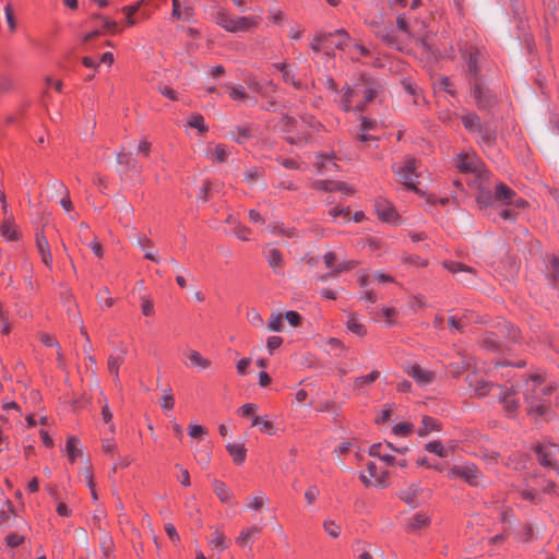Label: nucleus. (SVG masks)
<instances>
[{"label":"nucleus","instance_id":"f257e3e1","mask_svg":"<svg viewBox=\"0 0 559 559\" xmlns=\"http://www.w3.org/2000/svg\"><path fill=\"white\" fill-rule=\"evenodd\" d=\"M519 391L523 393L524 401L527 404V413L534 417H547L549 407L545 397L550 395L555 386L546 382L539 373H534L525 379L523 383L518 384Z\"/></svg>","mask_w":559,"mask_h":559},{"label":"nucleus","instance_id":"f03ea898","mask_svg":"<svg viewBox=\"0 0 559 559\" xmlns=\"http://www.w3.org/2000/svg\"><path fill=\"white\" fill-rule=\"evenodd\" d=\"M381 85L366 76H361L352 86L342 90L341 108L345 111H364L371 100L381 92Z\"/></svg>","mask_w":559,"mask_h":559},{"label":"nucleus","instance_id":"7ed1b4c3","mask_svg":"<svg viewBox=\"0 0 559 559\" xmlns=\"http://www.w3.org/2000/svg\"><path fill=\"white\" fill-rule=\"evenodd\" d=\"M215 22L227 32L236 33L255 27L259 24V19L254 16H236L225 11H218Z\"/></svg>","mask_w":559,"mask_h":559},{"label":"nucleus","instance_id":"20e7f679","mask_svg":"<svg viewBox=\"0 0 559 559\" xmlns=\"http://www.w3.org/2000/svg\"><path fill=\"white\" fill-rule=\"evenodd\" d=\"M416 169L417 160L413 157H406L401 164H394L393 166L400 182L412 190H416L415 180L418 177Z\"/></svg>","mask_w":559,"mask_h":559},{"label":"nucleus","instance_id":"39448f33","mask_svg":"<svg viewBox=\"0 0 559 559\" xmlns=\"http://www.w3.org/2000/svg\"><path fill=\"white\" fill-rule=\"evenodd\" d=\"M493 192L495 202L502 205H510L515 209H524L527 205V202L524 199L519 198L515 191L503 182H497L495 185Z\"/></svg>","mask_w":559,"mask_h":559},{"label":"nucleus","instance_id":"423d86ee","mask_svg":"<svg viewBox=\"0 0 559 559\" xmlns=\"http://www.w3.org/2000/svg\"><path fill=\"white\" fill-rule=\"evenodd\" d=\"M444 267L451 272L456 281L465 284V285H475L476 284V271L461 262L456 261H448L444 262Z\"/></svg>","mask_w":559,"mask_h":559},{"label":"nucleus","instance_id":"0eeeda50","mask_svg":"<svg viewBox=\"0 0 559 559\" xmlns=\"http://www.w3.org/2000/svg\"><path fill=\"white\" fill-rule=\"evenodd\" d=\"M388 477L389 473L386 471L379 469L374 462H369L367 464L366 473H361L360 475V479L365 485L379 487L388 486Z\"/></svg>","mask_w":559,"mask_h":559},{"label":"nucleus","instance_id":"6e6552de","mask_svg":"<svg viewBox=\"0 0 559 559\" xmlns=\"http://www.w3.org/2000/svg\"><path fill=\"white\" fill-rule=\"evenodd\" d=\"M449 475L451 477H460L473 486H478L480 484L481 478L480 471L473 464L453 466L450 469Z\"/></svg>","mask_w":559,"mask_h":559},{"label":"nucleus","instance_id":"1a4fd4ad","mask_svg":"<svg viewBox=\"0 0 559 559\" xmlns=\"http://www.w3.org/2000/svg\"><path fill=\"white\" fill-rule=\"evenodd\" d=\"M535 452L537 454L538 462L540 465L546 467H554L555 469H558V466L554 459L559 452V447L555 443H545V444H537L535 447Z\"/></svg>","mask_w":559,"mask_h":559},{"label":"nucleus","instance_id":"9d476101","mask_svg":"<svg viewBox=\"0 0 559 559\" xmlns=\"http://www.w3.org/2000/svg\"><path fill=\"white\" fill-rule=\"evenodd\" d=\"M405 372L412 377L419 385H428L435 380V372L423 368L415 362L404 365Z\"/></svg>","mask_w":559,"mask_h":559},{"label":"nucleus","instance_id":"9b49d317","mask_svg":"<svg viewBox=\"0 0 559 559\" xmlns=\"http://www.w3.org/2000/svg\"><path fill=\"white\" fill-rule=\"evenodd\" d=\"M472 96L475 99L477 106L481 109H486L491 106L492 98L489 95L488 91L484 88L480 82L475 79V81L472 83Z\"/></svg>","mask_w":559,"mask_h":559},{"label":"nucleus","instance_id":"f8f14e48","mask_svg":"<svg viewBox=\"0 0 559 559\" xmlns=\"http://www.w3.org/2000/svg\"><path fill=\"white\" fill-rule=\"evenodd\" d=\"M457 168L463 173H476L480 169L481 162L475 154H460L457 156Z\"/></svg>","mask_w":559,"mask_h":559},{"label":"nucleus","instance_id":"ddd939ff","mask_svg":"<svg viewBox=\"0 0 559 559\" xmlns=\"http://www.w3.org/2000/svg\"><path fill=\"white\" fill-rule=\"evenodd\" d=\"M424 489L419 484H411L404 490H401L399 497L409 507L415 508L418 506V498L423 495Z\"/></svg>","mask_w":559,"mask_h":559},{"label":"nucleus","instance_id":"4468645a","mask_svg":"<svg viewBox=\"0 0 559 559\" xmlns=\"http://www.w3.org/2000/svg\"><path fill=\"white\" fill-rule=\"evenodd\" d=\"M520 391L518 386L516 389L512 388L507 390L501 397L503 408L509 416H512L520 407V402L515 396Z\"/></svg>","mask_w":559,"mask_h":559},{"label":"nucleus","instance_id":"2eb2a0df","mask_svg":"<svg viewBox=\"0 0 559 559\" xmlns=\"http://www.w3.org/2000/svg\"><path fill=\"white\" fill-rule=\"evenodd\" d=\"M193 9L185 0H173V12L174 19L189 21L192 16Z\"/></svg>","mask_w":559,"mask_h":559},{"label":"nucleus","instance_id":"dca6fc26","mask_svg":"<svg viewBox=\"0 0 559 559\" xmlns=\"http://www.w3.org/2000/svg\"><path fill=\"white\" fill-rule=\"evenodd\" d=\"M36 247H37V251L41 258V261L47 266L50 267L52 264V255L50 252L49 243H48L46 237L44 236V234H41V233L36 234Z\"/></svg>","mask_w":559,"mask_h":559},{"label":"nucleus","instance_id":"f3484780","mask_svg":"<svg viewBox=\"0 0 559 559\" xmlns=\"http://www.w3.org/2000/svg\"><path fill=\"white\" fill-rule=\"evenodd\" d=\"M467 381L469 388H472L475 394H477L478 396H485L490 391L489 383L483 377H478L475 373H469L467 376Z\"/></svg>","mask_w":559,"mask_h":559},{"label":"nucleus","instance_id":"a211bd4d","mask_svg":"<svg viewBox=\"0 0 559 559\" xmlns=\"http://www.w3.org/2000/svg\"><path fill=\"white\" fill-rule=\"evenodd\" d=\"M430 524V516L426 513L418 512L414 514L406 524V531L417 532Z\"/></svg>","mask_w":559,"mask_h":559},{"label":"nucleus","instance_id":"6ab92c4d","mask_svg":"<svg viewBox=\"0 0 559 559\" xmlns=\"http://www.w3.org/2000/svg\"><path fill=\"white\" fill-rule=\"evenodd\" d=\"M0 233L2 237L9 241H15L20 238V233L11 217H8L2 222Z\"/></svg>","mask_w":559,"mask_h":559},{"label":"nucleus","instance_id":"aec40b11","mask_svg":"<svg viewBox=\"0 0 559 559\" xmlns=\"http://www.w3.org/2000/svg\"><path fill=\"white\" fill-rule=\"evenodd\" d=\"M376 211H377L379 218H381L382 221L389 222V223L395 222V219L397 217V214H396V211L394 210V207L390 203H386V202L377 203Z\"/></svg>","mask_w":559,"mask_h":559},{"label":"nucleus","instance_id":"412c9836","mask_svg":"<svg viewBox=\"0 0 559 559\" xmlns=\"http://www.w3.org/2000/svg\"><path fill=\"white\" fill-rule=\"evenodd\" d=\"M261 532H262V527H260L258 525H252L247 528H243L241 531L240 535L236 538V543H237V545H239L241 547H246L250 543V540L253 537H257L258 535H260Z\"/></svg>","mask_w":559,"mask_h":559},{"label":"nucleus","instance_id":"4be33fe9","mask_svg":"<svg viewBox=\"0 0 559 559\" xmlns=\"http://www.w3.org/2000/svg\"><path fill=\"white\" fill-rule=\"evenodd\" d=\"M226 449L236 464L240 465L245 462L247 450L243 443H228Z\"/></svg>","mask_w":559,"mask_h":559},{"label":"nucleus","instance_id":"5701e85b","mask_svg":"<svg viewBox=\"0 0 559 559\" xmlns=\"http://www.w3.org/2000/svg\"><path fill=\"white\" fill-rule=\"evenodd\" d=\"M479 51L477 49L471 48L464 52V59L466 61L467 71L476 76L478 73V60H479Z\"/></svg>","mask_w":559,"mask_h":559},{"label":"nucleus","instance_id":"b1692460","mask_svg":"<svg viewBox=\"0 0 559 559\" xmlns=\"http://www.w3.org/2000/svg\"><path fill=\"white\" fill-rule=\"evenodd\" d=\"M213 490H214L215 495L218 497V499L224 503H228L229 501H231V499L234 497L230 488H228L225 483H223L218 479H214Z\"/></svg>","mask_w":559,"mask_h":559},{"label":"nucleus","instance_id":"393cba45","mask_svg":"<svg viewBox=\"0 0 559 559\" xmlns=\"http://www.w3.org/2000/svg\"><path fill=\"white\" fill-rule=\"evenodd\" d=\"M230 139L239 144H243L246 140L253 136V131L250 126H238L230 132Z\"/></svg>","mask_w":559,"mask_h":559},{"label":"nucleus","instance_id":"a878e982","mask_svg":"<svg viewBox=\"0 0 559 559\" xmlns=\"http://www.w3.org/2000/svg\"><path fill=\"white\" fill-rule=\"evenodd\" d=\"M369 454L371 456H377L381 461L385 462L386 464L391 465L394 463V456H392L385 449L383 443H373L369 448Z\"/></svg>","mask_w":559,"mask_h":559},{"label":"nucleus","instance_id":"bb28decb","mask_svg":"<svg viewBox=\"0 0 559 559\" xmlns=\"http://www.w3.org/2000/svg\"><path fill=\"white\" fill-rule=\"evenodd\" d=\"M186 356L190 360V362L198 367L200 370H204L211 367V361L203 357L198 350L189 349L186 353Z\"/></svg>","mask_w":559,"mask_h":559},{"label":"nucleus","instance_id":"cd10ccee","mask_svg":"<svg viewBox=\"0 0 559 559\" xmlns=\"http://www.w3.org/2000/svg\"><path fill=\"white\" fill-rule=\"evenodd\" d=\"M138 246L144 251V257L153 262L158 263L159 259L151 249L153 247L152 241L145 236L138 237Z\"/></svg>","mask_w":559,"mask_h":559},{"label":"nucleus","instance_id":"c85d7f7f","mask_svg":"<svg viewBox=\"0 0 559 559\" xmlns=\"http://www.w3.org/2000/svg\"><path fill=\"white\" fill-rule=\"evenodd\" d=\"M266 260L269 265L273 269L275 273H280L283 267V258L281 252L277 249H270L266 255Z\"/></svg>","mask_w":559,"mask_h":559},{"label":"nucleus","instance_id":"c756f323","mask_svg":"<svg viewBox=\"0 0 559 559\" xmlns=\"http://www.w3.org/2000/svg\"><path fill=\"white\" fill-rule=\"evenodd\" d=\"M123 356L110 355L107 360L108 371L112 374L115 382L119 381V368L123 364Z\"/></svg>","mask_w":559,"mask_h":559},{"label":"nucleus","instance_id":"7c9ffc66","mask_svg":"<svg viewBox=\"0 0 559 559\" xmlns=\"http://www.w3.org/2000/svg\"><path fill=\"white\" fill-rule=\"evenodd\" d=\"M329 38H332V33L317 34L313 43L311 44V48L317 52L324 49L328 55H331V52L329 51V45H328Z\"/></svg>","mask_w":559,"mask_h":559},{"label":"nucleus","instance_id":"2f4dec72","mask_svg":"<svg viewBox=\"0 0 559 559\" xmlns=\"http://www.w3.org/2000/svg\"><path fill=\"white\" fill-rule=\"evenodd\" d=\"M332 37H337V40H335V43L331 41L330 39L328 40L329 50L331 49L332 46H334L337 49H344L348 45L349 35L343 28L332 33Z\"/></svg>","mask_w":559,"mask_h":559},{"label":"nucleus","instance_id":"473e14b6","mask_svg":"<svg viewBox=\"0 0 559 559\" xmlns=\"http://www.w3.org/2000/svg\"><path fill=\"white\" fill-rule=\"evenodd\" d=\"M438 429L439 423L429 416H425L421 420V426L418 428V435L421 437H427L431 431Z\"/></svg>","mask_w":559,"mask_h":559},{"label":"nucleus","instance_id":"72a5a7b5","mask_svg":"<svg viewBox=\"0 0 559 559\" xmlns=\"http://www.w3.org/2000/svg\"><path fill=\"white\" fill-rule=\"evenodd\" d=\"M462 122L469 132H477L480 124L479 117L475 114L468 112L462 117Z\"/></svg>","mask_w":559,"mask_h":559},{"label":"nucleus","instance_id":"f704fd0d","mask_svg":"<svg viewBox=\"0 0 559 559\" xmlns=\"http://www.w3.org/2000/svg\"><path fill=\"white\" fill-rule=\"evenodd\" d=\"M212 159L224 163L230 154V151L225 144H217L211 152L207 153Z\"/></svg>","mask_w":559,"mask_h":559},{"label":"nucleus","instance_id":"c9c22d12","mask_svg":"<svg viewBox=\"0 0 559 559\" xmlns=\"http://www.w3.org/2000/svg\"><path fill=\"white\" fill-rule=\"evenodd\" d=\"M143 0L139 1L138 3L133 5H126L121 9V11L126 15V22L128 26H133L136 24V19L133 16L142 5Z\"/></svg>","mask_w":559,"mask_h":559},{"label":"nucleus","instance_id":"e433bc0d","mask_svg":"<svg viewBox=\"0 0 559 559\" xmlns=\"http://www.w3.org/2000/svg\"><path fill=\"white\" fill-rule=\"evenodd\" d=\"M377 122L374 120L368 119L366 117H361V131L362 133L358 136L361 142H367L369 140H373L374 138L367 134V131L374 130L377 128Z\"/></svg>","mask_w":559,"mask_h":559},{"label":"nucleus","instance_id":"4c0bfd02","mask_svg":"<svg viewBox=\"0 0 559 559\" xmlns=\"http://www.w3.org/2000/svg\"><path fill=\"white\" fill-rule=\"evenodd\" d=\"M477 133L479 134L481 142L487 146H491L496 142V132L490 127L481 126Z\"/></svg>","mask_w":559,"mask_h":559},{"label":"nucleus","instance_id":"58836bf2","mask_svg":"<svg viewBox=\"0 0 559 559\" xmlns=\"http://www.w3.org/2000/svg\"><path fill=\"white\" fill-rule=\"evenodd\" d=\"M477 203L481 207H487L493 205L495 202V192L492 193L490 190L480 189L477 194Z\"/></svg>","mask_w":559,"mask_h":559},{"label":"nucleus","instance_id":"ea45409f","mask_svg":"<svg viewBox=\"0 0 559 559\" xmlns=\"http://www.w3.org/2000/svg\"><path fill=\"white\" fill-rule=\"evenodd\" d=\"M79 440L75 437H70L66 444V450L71 462L81 454V450L78 448Z\"/></svg>","mask_w":559,"mask_h":559},{"label":"nucleus","instance_id":"a19ab883","mask_svg":"<svg viewBox=\"0 0 559 559\" xmlns=\"http://www.w3.org/2000/svg\"><path fill=\"white\" fill-rule=\"evenodd\" d=\"M267 328H269V330L274 331V332L283 331L284 324H283V316H282V313L273 312L270 316V319H269V322H267Z\"/></svg>","mask_w":559,"mask_h":559},{"label":"nucleus","instance_id":"79ce46f5","mask_svg":"<svg viewBox=\"0 0 559 559\" xmlns=\"http://www.w3.org/2000/svg\"><path fill=\"white\" fill-rule=\"evenodd\" d=\"M500 334L502 337L515 342L518 341L520 333L515 326H513L509 322H504L503 326L500 329Z\"/></svg>","mask_w":559,"mask_h":559},{"label":"nucleus","instance_id":"37998d69","mask_svg":"<svg viewBox=\"0 0 559 559\" xmlns=\"http://www.w3.org/2000/svg\"><path fill=\"white\" fill-rule=\"evenodd\" d=\"M252 426H259L261 428V430L265 433H269V435L274 433V426H273L272 421H270L265 418H262L259 416H253Z\"/></svg>","mask_w":559,"mask_h":559},{"label":"nucleus","instance_id":"c03bdc74","mask_svg":"<svg viewBox=\"0 0 559 559\" xmlns=\"http://www.w3.org/2000/svg\"><path fill=\"white\" fill-rule=\"evenodd\" d=\"M425 450L430 453H435L436 455H438L440 457H445L448 455V450H445L439 441L428 442L425 445Z\"/></svg>","mask_w":559,"mask_h":559},{"label":"nucleus","instance_id":"a18cd8bd","mask_svg":"<svg viewBox=\"0 0 559 559\" xmlns=\"http://www.w3.org/2000/svg\"><path fill=\"white\" fill-rule=\"evenodd\" d=\"M228 95L234 100H246L248 96L245 88L241 85L227 86Z\"/></svg>","mask_w":559,"mask_h":559},{"label":"nucleus","instance_id":"49530a36","mask_svg":"<svg viewBox=\"0 0 559 559\" xmlns=\"http://www.w3.org/2000/svg\"><path fill=\"white\" fill-rule=\"evenodd\" d=\"M316 167L319 171L330 170L332 167L336 165L332 162V157L329 155H318V160L314 163Z\"/></svg>","mask_w":559,"mask_h":559},{"label":"nucleus","instance_id":"de8ad7c7","mask_svg":"<svg viewBox=\"0 0 559 559\" xmlns=\"http://www.w3.org/2000/svg\"><path fill=\"white\" fill-rule=\"evenodd\" d=\"M267 229L270 230V233L272 234H275V235H282V236H285V237H293L295 231L294 229L292 228H284V226L280 223H272L267 226Z\"/></svg>","mask_w":559,"mask_h":559},{"label":"nucleus","instance_id":"09e8293b","mask_svg":"<svg viewBox=\"0 0 559 559\" xmlns=\"http://www.w3.org/2000/svg\"><path fill=\"white\" fill-rule=\"evenodd\" d=\"M346 324H347V329L350 332H353V333H355L357 335H365L366 334V328L361 323H359L358 320L354 316L348 318Z\"/></svg>","mask_w":559,"mask_h":559},{"label":"nucleus","instance_id":"8fccbe9b","mask_svg":"<svg viewBox=\"0 0 559 559\" xmlns=\"http://www.w3.org/2000/svg\"><path fill=\"white\" fill-rule=\"evenodd\" d=\"M372 552L382 555V551L371 544H362L360 548L359 559H373Z\"/></svg>","mask_w":559,"mask_h":559},{"label":"nucleus","instance_id":"3c124183","mask_svg":"<svg viewBox=\"0 0 559 559\" xmlns=\"http://www.w3.org/2000/svg\"><path fill=\"white\" fill-rule=\"evenodd\" d=\"M323 528L328 535L333 538H337L341 534V527L333 520H325L323 522Z\"/></svg>","mask_w":559,"mask_h":559},{"label":"nucleus","instance_id":"603ef678","mask_svg":"<svg viewBox=\"0 0 559 559\" xmlns=\"http://www.w3.org/2000/svg\"><path fill=\"white\" fill-rule=\"evenodd\" d=\"M210 545H212L215 548H218L219 550H224L225 548H227L225 535L218 531H215L213 537L210 539Z\"/></svg>","mask_w":559,"mask_h":559},{"label":"nucleus","instance_id":"864d4df0","mask_svg":"<svg viewBox=\"0 0 559 559\" xmlns=\"http://www.w3.org/2000/svg\"><path fill=\"white\" fill-rule=\"evenodd\" d=\"M159 404L163 409H166V411L173 409V407L175 405V400H174V395H173L170 389L164 390V394L160 399Z\"/></svg>","mask_w":559,"mask_h":559},{"label":"nucleus","instance_id":"5fc2aeb1","mask_svg":"<svg viewBox=\"0 0 559 559\" xmlns=\"http://www.w3.org/2000/svg\"><path fill=\"white\" fill-rule=\"evenodd\" d=\"M379 376H380L379 371H372L371 373H369L367 376L358 377L355 380V386L361 388L366 384H370L373 381H376L379 378Z\"/></svg>","mask_w":559,"mask_h":559},{"label":"nucleus","instance_id":"6e6d98bb","mask_svg":"<svg viewBox=\"0 0 559 559\" xmlns=\"http://www.w3.org/2000/svg\"><path fill=\"white\" fill-rule=\"evenodd\" d=\"M4 14H5V20H7L10 32L14 33L16 31L17 25H16V21H15L14 14H13V9H12L11 3H8L4 7Z\"/></svg>","mask_w":559,"mask_h":559},{"label":"nucleus","instance_id":"4d7b16f0","mask_svg":"<svg viewBox=\"0 0 559 559\" xmlns=\"http://www.w3.org/2000/svg\"><path fill=\"white\" fill-rule=\"evenodd\" d=\"M265 502H267V498L263 493H259L249 499L247 507L253 510H260Z\"/></svg>","mask_w":559,"mask_h":559},{"label":"nucleus","instance_id":"13d9d810","mask_svg":"<svg viewBox=\"0 0 559 559\" xmlns=\"http://www.w3.org/2000/svg\"><path fill=\"white\" fill-rule=\"evenodd\" d=\"M329 215L333 218L343 217L346 221L350 219V210L349 207H338L335 206L329 211Z\"/></svg>","mask_w":559,"mask_h":559},{"label":"nucleus","instance_id":"bf43d9fd","mask_svg":"<svg viewBox=\"0 0 559 559\" xmlns=\"http://www.w3.org/2000/svg\"><path fill=\"white\" fill-rule=\"evenodd\" d=\"M188 124L198 129L200 132H205L207 129L204 124V119L201 115H193L190 117Z\"/></svg>","mask_w":559,"mask_h":559},{"label":"nucleus","instance_id":"052dcab7","mask_svg":"<svg viewBox=\"0 0 559 559\" xmlns=\"http://www.w3.org/2000/svg\"><path fill=\"white\" fill-rule=\"evenodd\" d=\"M296 123L297 121L295 118L284 116L278 122V128L284 132H288L296 126Z\"/></svg>","mask_w":559,"mask_h":559},{"label":"nucleus","instance_id":"680f3d73","mask_svg":"<svg viewBox=\"0 0 559 559\" xmlns=\"http://www.w3.org/2000/svg\"><path fill=\"white\" fill-rule=\"evenodd\" d=\"M467 321V316L464 314L462 318H456V317H450L448 319V322H449V325L456 330V331H462L463 326L465 325Z\"/></svg>","mask_w":559,"mask_h":559},{"label":"nucleus","instance_id":"e2e57ef3","mask_svg":"<svg viewBox=\"0 0 559 559\" xmlns=\"http://www.w3.org/2000/svg\"><path fill=\"white\" fill-rule=\"evenodd\" d=\"M356 265V262L355 261H346V262H343V263H340L337 266H335L330 273H329V276H334V275H337L344 271H348V270H352L353 267H355Z\"/></svg>","mask_w":559,"mask_h":559},{"label":"nucleus","instance_id":"0e129e2a","mask_svg":"<svg viewBox=\"0 0 559 559\" xmlns=\"http://www.w3.org/2000/svg\"><path fill=\"white\" fill-rule=\"evenodd\" d=\"M548 271L555 281H559V259L552 257L548 264Z\"/></svg>","mask_w":559,"mask_h":559},{"label":"nucleus","instance_id":"69168bd1","mask_svg":"<svg viewBox=\"0 0 559 559\" xmlns=\"http://www.w3.org/2000/svg\"><path fill=\"white\" fill-rule=\"evenodd\" d=\"M141 300H142V302H141L142 313L146 317L152 316L154 313V306H153L152 300L146 296H143L141 298Z\"/></svg>","mask_w":559,"mask_h":559},{"label":"nucleus","instance_id":"338daca9","mask_svg":"<svg viewBox=\"0 0 559 559\" xmlns=\"http://www.w3.org/2000/svg\"><path fill=\"white\" fill-rule=\"evenodd\" d=\"M23 540L24 537L17 533H11L5 538L7 545L12 548L20 546Z\"/></svg>","mask_w":559,"mask_h":559},{"label":"nucleus","instance_id":"774afa93","mask_svg":"<svg viewBox=\"0 0 559 559\" xmlns=\"http://www.w3.org/2000/svg\"><path fill=\"white\" fill-rule=\"evenodd\" d=\"M260 176H261V170L258 167H252V168L246 170V173H245V179L249 183L255 182Z\"/></svg>","mask_w":559,"mask_h":559}]
</instances>
